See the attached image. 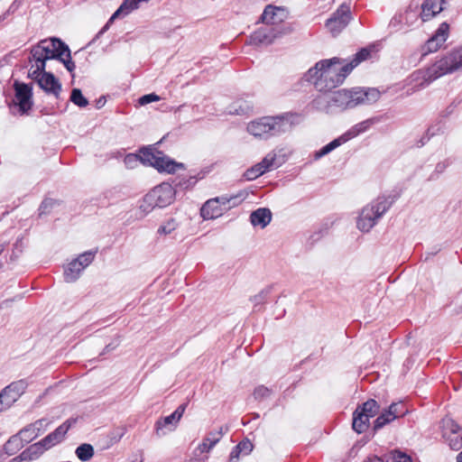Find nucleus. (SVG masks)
I'll list each match as a JSON object with an SVG mask.
<instances>
[{
    "label": "nucleus",
    "instance_id": "obj_1",
    "mask_svg": "<svg viewBox=\"0 0 462 462\" xmlns=\"http://www.w3.org/2000/svg\"><path fill=\"white\" fill-rule=\"evenodd\" d=\"M300 114L288 112L275 116H263L247 125V131L255 137L269 139L292 130L300 122Z\"/></svg>",
    "mask_w": 462,
    "mask_h": 462
},
{
    "label": "nucleus",
    "instance_id": "obj_2",
    "mask_svg": "<svg viewBox=\"0 0 462 462\" xmlns=\"http://www.w3.org/2000/svg\"><path fill=\"white\" fill-rule=\"evenodd\" d=\"M379 97L380 92L376 88L340 89L332 94L328 105L329 108L334 107L339 111H344L359 105L374 103Z\"/></svg>",
    "mask_w": 462,
    "mask_h": 462
},
{
    "label": "nucleus",
    "instance_id": "obj_3",
    "mask_svg": "<svg viewBox=\"0 0 462 462\" xmlns=\"http://www.w3.org/2000/svg\"><path fill=\"white\" fill-rule=\"evenodd\" d=\"M339 63L340 59L337 57L317 62L305 74L306 80L314 83L320 90L328 91L335 88L341 84L337 83L340 74L336 64Z\"/></svg>",
    "mask_w": 462,
    "mask_h": 462
},
{
    "label": "nucleus",
    "instance_id": "obj_4",
    "mask_svg": "<svg viewBox=\"0 0 462 462\" xmlns=\"http://www.w3.org/2000/svg\"><path fill=\"white\" fill-rule=\"evenodd\" d=\"M462 69V46L452 50L423 71L421 87H427L439 78Z\"/></svg>",
    "mask_w": 462,
    "mask_h": 462
},
{
    "label": "nucleus",
    "instance_id": "obj_5",
    "mask_svg": "<svg viewBox=\"0 0 462 462\" xmlns=\"http://www.w3.org/2000/svg\"><path fill=\"white\" fill-rule=\"evenodd\" d=\"M67 50L68 45L59 38L44 39L32 46L28 60L31 65L43 69L47 60L60 59Z\"/></svg>",
    "mask_w": 462,
    "mask_h": 462
},
{
    "label": "nucleus",
    "instance_id": "obj_6",
    "mask_svg": "<svg viewBox=\"0 0 462 462\" xmlns=\"http://www.w3.org/2000/svg\"><path fill=\"white\" fill-rule=\"evenodd\" d=\"M399 197V192L387 197H378L375 200L364 207L356 220V226L359 231H370Z\"/></svg>",
    "mask_w": 462,
    "mask_h": 462
},
{
    "label": "nucleus",
    "instance_id": "obj_7",
    "mask_svg": "<svg viewBox=\"0 0 462 462\" xmlns=\"http://www.w3.org/2000/svg\"><path fill=\"white\" fill-rule=\"evenodd\" d=\"M176 190L170 183L163 182L151 191H149L143 199L140 204V209L147 214L154 208H165L171 205L175 199Z\"/></svg>",
    "mask_w": 462,
    "mask_h": 462
},
{
    "label": "nucleus",
    "instance_id": "obj_8",
    "mask_svg": "<svg viewBox=\"0 0 462 462\" xmlns=\"http://www.w3.org/2000/svg\"><path fill=\"white\" fill-rule=\"evenodd\" d=\"M14 98L9 104V108L12 114L19 116H27L32 109V84L15 81Z\"/></svg>",
    "mask_w": 462,
    "mask_h": 462
},
{
    "label": "nucleus",
    "instance_id": "obj_9",
    "mask_svg": "<svg viewBox=\"0 0 462 462\" xmlns=\"http://www.w3.org/2000/svg\"><path fill=\"white\" fill-rule=\"evenodd\" d=\"M28 77L35 81L47 95H52L57 99L60 98L62 86L59 79L52 72L46 71V69H41V67L31 65Z\"/></svg>",
    "mask_w": 462,
    "mask_h": 462
},
{
    "label": "nucleus",
    "instance_id": "obj_10",
    "mask_svg": "<svg viewBox=\"0 0 462 462\" xmlns=\"http://www.w3.org/2000/svg\"><path fill=\"white\" fill-rule=\"evenodd\" d=\"M98 248H93L80 254L77 258L73 259L64 269L63 276L67 282H76L81 273L94 261Z\"/></svg>",
    "mask_w": 462,
    "mask_h": 462
},
{
    "label": "nucleus",
    "instance_id": "obj_11",
    "mask_svg": "<svg viewBox=\"0 0 462 462\" xmlns=\"http://www.w3.org/2000/svg\"><path fill=\"white\" fill-rule=\"evenodd\" d=\"M442 438L451 449L459 450L462 448V429L451 418L446 417L441 421Z\"/></svg>",
    "mask_w": 462,
    "mask_h": 462
},
{
    "label": "nucleus",
    "instance_id": "obj_12",
    "mask_svg": "<svg viewBox=\"0 0 462 462\" xmlns=\"http://www.w3.org/2000/svg\"><path fill=\"white\" fill-rule=\"evenodd\" d=\"M351 20L350 6L346 4H342L326 21L325 25L333 35H337L347 26Z\"/></svg>",
    "mask_w": 462,
    "mask_h": 462
},
{
    "label": "nucleus",
    "instance_id": "obj_13",
    "mask_svg": "<svg viewBox=\"0 0 462 462\" xmlns=\"http://www.w3.org/2000/svg\"><path fill=\"white\" fill-rule=\"evenodd\" d=\"M188 403H182L169 416L161 418L155 422V433L158 437L164 436L167 432L175 430L183 413L186 411Z\"/></svg>",
    "mask_w": 462,
    "mask_h": 462
},
{
    "label": "nucleus",
    "instance_id": "obj_14",
    "mask_svg": "<svg viewBox=\"0 0 462 462\" xmlns=\"http://www.w3.org/2000/svg\"><path fill=\"white\" fill-rule=\"evenodd\" d=\"M449 24L443 22L439 24L435 33L421 46L422 57L437 51L448 37Z\"/></svg>",
    "mask_w": 462,
    "mask_h": 462
},
{
    "label": "nucleus",
    "instance_id": "obj_15",
    "mask_svg": "<svg viewBox=\"0 0 462 462\" xmlns=\"http://www.w3.org/2000/svg\"><path fill=\"white\" fill-rule=\"evenodd\" d=\"M27 383L23 380L13 382L2 390V411L10 408L24 393Z\"/></svg>",
    "mask_w": 462,
    "mask_h": 462
},
{
    "label": "nucleus",
    "instance_id": "obj_16",
    "mask_svg": "<svg viewBox=\"0 0 462 462\" xmlns=\"http://www.w3.org/2000/svg\"><path fill=\"white\" fill-rule=\"evenodd\" d=\"M77 421L78 418H69L66 420L62 424H60L55 430L42 439L48 449L61 443L65 439V437L69 429L75 425Z\"/></svg>",
    "mask_w": 462,
    "mask_h": 462
},
{
    "label": "nucleus",
    "instance_id": "obj_17",
    "mask_svg": "<svg viewBox=\"0 0 462 462\" xmlns=\"http://www.w3.org/2000/svg\"><path fill=\"white\" fill-rule=\"evenodd\" d=\"M51 421L47 418H42L30 423L19 430L26 443H30L38 436L43 433L49 427Z\"/></svg>",
    "mask_w": 462,
    "mask_h": 462
},
{
    "label": "nucleus",
    "instance_id": "obj_18",
    "mask_svg": "<svg viewBox=\"0 0 462 462\" xmlns=\"http://www.w3.org/2000/svg\"><path fill=\"white\" fill-rule=\"evenodd\" d=\"M371 55V52L366 48H362L358 51L353 60L338 69L339 77L337 79V83H343L347 75L355 69L361 61L365 60Z\"/></svg>",
    "mask_w": 462,
    "mask_h": 462
},
{
    "label": "nucleus",
    "instance_id": "obj_19",
    "mask_svg": "<svg viewBox=\"0 0 462 462\" xmlns=\"http://www.w3.org/2000/svg\"><path fill=\"white\" fill-rule=\"evenodd\" d=\"M158 153L160 154V156L157 159V161H155L153 168H155L159 172H167L169 174H173L178 170L185 169L184 163L176 162L175 160L165 155L162 152H158Z\"/></svg>",
    "mask_w": 462,
    "mask_h": 462
},
{
    "label": "nucleus",
    "instance_id": "obj_20",
    "mask_svg": "<svg viewBox=\"0 0 462 462\" xmlns=\"http://www.w3.org/2000/svg\"><path fill=\"white\" fill-rule=\"evenodd\" d=\"M227 431L228 426H222L218 430L209 431L204 438L202 443L199 445V451L201 453L209 452Z\"/></svg>",
    "mask_w": 462,
    "mask_h": 462
},
{
    "label": "nucleus",
    "instance_id": "obj_21",
    "mask_svg": "<svg viewBox=\"0 0 462 462\" xmlns=\"http://www.w3.org/2000/svg\"><path fill=\"white\" fill-rule=\"evenodd\" d=\"M445 0H425L421 5L420 17L427 22L439 14L443 9Z\"/></svg>",
    "mask_w": 462,
    "mask_h": 462
},
{
    "label": "nucleus",
    "instance_id": "obj_22",
    "mask_svg": "<svg viewBox=\"0 0 462 462\" xmlns=\"http://www.w3.org/2000/svg\"><path fill=\"white\" fill-rule=\"evenodd\" d=\"M150 0H124L123 3L120 5V6L117 8V10L112 14L108 23L106 24V26L103 28V30L100 32V33L108 27L109 23H112L115 19H116L120 16H125V15L129 14L134 10L139 8L140 4L147 3Z\"/></svg>",
    "mask_w": 462,
    "mask_h": 462
},
{
    "label": "nucleus",
    "instance_id": "obj_23",
    "mask_svg": "<svg viewBox=\"0 0 462 462\" xmlns=\"http://www.w3.org/2000/svg\"><path fill=\"white\" fill-rule=\"evenodd\" d=\"M225 208H221L218 199L207 200L200 208V215L204 219H214L222 216Z\"/></svg>",
    "mask_w": 462,
    "mask_h": 462
},
{
    "label": "nucleus",
    "instance_id": "obj_24",
    "mask_svg": "<svg viewBox=\"0 0 462 462\" xmlns=\"http://www.w3.org/2000/svg\"><path fill=\"white\" fill-rule=\"evenodd\" d=\"M275 34L273 29L260 28L250 35L249 42L253 45H269L273 42Z\"/></svg>",
    "mask_w": 462,
    "mask_h": 462
},
{
    "label": "nucleus",
    "instance_id": "obj_25",
    "mask_svg": "<svg viewBox=\"0 0 462 462\" xmlns=\"http://www.w3.org/2000/svg\"><path fill=\"white\" fill-rule=\"evenodd\" d=\"M272 220V212L267 208H260L250 215V221L254 226L263 229Z\"/></svg>",
    "mask_w": 462,
    "mask_h": 462
},
{
    "label": "nucleus",
    "instance_id": "obj_26",
    "mask_svg": "<svg viewBox=\"0 0 462 462\" xmlns=\"http://www.w3.org/2000/svg\"><path fill=\"white\" fill-rule=\"evenodd\" d=\"M46 450H49L43 441H40L30 445L26 448L22 455L25 461H32L38 459Z\"/></svg>",
    "mask_w": 462,
    "mask_h": 462
},
{
    "label": "nucleus",
    "instance_id": "obj_27",
    "mask_svg": "<svg viewBox=\"0 0 462 462\" xmlns=\"http://www.w3.org/2000/svg\"><path fill=\"white\" fill-rule=\"evenodd\" d=\"M206 172L201 171L198 175H193L189 177H177L172 181L173 188L176 190V189H189L193 188L199 180H201L205 177Z\"/></svg>",
    "mask_w": 462,
    "mask_h": 462
},
{
    "label": "nucleus",
    "instance_id": "obj_28",
    "mask_svg": "<svg viewBox=\"0 0 462 462\" xmlns=\"http://www.w3.org/2000/svg\"><path fill=\"white\" fill-rule=\"evenodd\" d=\"M25 443L23 436L18 431L5 443L3 449L7 455L11 456L18 452Z\"/></svg>",
    "mask_w": 462,
    "mask_h": 462
},
{
    "label": "nucleus",
    "instance_id": "obj_29",
    "mask_svg": "<svg viewBox=\"0 0 462 462\" xmlns=\"http://www.w3.org/2000/svg\"><path fill=\"white\" fill-rule=\"evenodd\" d=\"M369 418L366 414H364L357 408L353 413V423L352 428L357 433L365 432L369 427Z\"/></svg>",
    "mask_w": 462,
    "mask_h": 462
},
{
    "label": "nucleus",
    "instance_id": "obj_30",
    "mask_svg": "<svg viewBox=\"0 0 462 462\" xmlns=\"http://www.w3.org/2000/svg\"><path fill=\"white\" fill-rule=\"evenodd\" d=\"M158 152L160 151L157 149H153L151 146L140 148L138 154L140 162H142L144 165L153 167V164H155V161H157V159L160 156Z\"/></svg>",
    "mask_w": 462,
    "mask_h": 462
},
{
    "label": "nucleus",
    "instance_id": "obj_31",
    "mask_svg": "<svg viewBox=\"0 0 462 462\" xmlns=\"http://www.w3.org/2000/svg\"><path fill=\"white\" fill-rule=\"evenodd\" d=\"M357 409L364 414H366L369 418L374 417L380 411V405L374 399H369L362 405H359Z\"/></svg>",
    "mask_w": 462,
    "mask_h": 462
},
{
    "label": "nucleus",
    "instance_id": "obj_32",
    "mask_svg": "<svg viewBox=\"0 0 462 462\" xmlns=\"http://www.w3.org/2000/svg\"><path fill=\"white\" fill-rule=\"evenodd\" d=\"M75 453L79 460L86 462L93 457L95 452L92 445L84 443L76 448Z\"/></svg>",
    "mask_w": 462,
    "mask_h": 462
},
{
    "label": "nucleus",
    "instance_id": "obj_33",
    "mask_svg": "<svg viewBox=\"0 0 462 462\" xmlns=\"http://www.w3.org/2000/svg\"><path fill=\"white\" fill-rule=\"evenodd\" d=\"M374 124L373 119H367L365 120L359 124H356L355 126H353L347 133L348 136L351 138L367 131L371 125Z\"/></svg>",
    "mask_w": 462,
    "mask_h": 462
},
{
    "label": "nucleus",
    "instance_id": "obj_34",
    "mask_svg": "<svg viewBox=\"0 0 462 462\" xmlns=\"http://www.w3.org/2000/svg\"><path fill=\"white\" fill-rule=\"evenodd\" d=\"M272 288L266 287L263 289L258 294L253 296L250 300L254 303V310H259L260 306H262L267 300L269 294L271 293Z\"/></svg>",
    "mask_w": 462,
    "mask_h": 462
},
{
    "label": "nucleus",
    "instance_id": "obj_35",
    "mask_svg": "<svg viewBox=\"0 0 462 462\" xmlns=\"http://www.w3.org/2000/svg\"><path fill=\"white\" fill-rule=\"evenodd\" d=\"M69 101L79 107H86L88 105V100L83 96L79 88L71 90Z\"/></svg>",
    "mask_w": 462,
    "mask_h": 462
},
{
    "label": "nucleus",
    "instance_id": "obj_36",
    "mask_svg": "<svg viewBox=\"0 0 462 462\" xmlns=\"http://www.w3.org/2000/svg\"><path fill=\"white\" fill-rule=\"evenodd\" d=\"M386 411L387 412H391V417H393V420L399 417L404 416L408 411L404 403L402 402L392 403Z\"/></svg>",
    "mask_w": 462,
    "mask_h": 462
},
{
    "label": "nucleus",
    "instance_id": "obj_37",
    "mask_svg": "<svg viewBox=\"0 0 462 462\" xmlns=\"http://www.w3.org/2000/svg\"><path fill=\"white\" fill-rule=\"evenodd\" d=\"M277 10L278 8L273 5H267L260 17L262 23L266 24L274 23V16L276 14Z\"/></svg>",
    "mask_w": 462,
    "mask_h": 462
},
{
    "label": "nucleus",
    "instance_id": "obj_38",
    "mask_svg": "<svg viewBox=\"0 0 462 462\" xmlns=\"http://www.w3.org/2000/svg\"><path fill=\"white\" fill-rule=\"evenodd\" d=\"M259 163L248 168L243 174V178L246 180H254L258 177L264 174V170L262 169Z\"/></svg>",
    "mask_w": 462,
    "mask_h": 462
},
{
    "label": "nucleus",
    "instance_id": "obj_39",
    "mask_svg": "<svg viewBox=\"0 0 462 462\" xmlns=\"http://www.w3.org/2000/svg\"><path fill=\"white\" fill-rule=\"evenodd\" d=\"M391 412H387L386 410H384L374 420V430H378L382 429L386 424L390 423L393 420V417H391Z\"/></svg>",
    "mask_w": 462,
    "mask_h": 462
},
{
    "label": "nucleus",
    "instance_id": "obj_40",
    "mask_svg": "<svg viewBox=\"0 0 462 462\" xmlns=\"http://www.w3.org/2000/svg\"><path fill=\"white\" fill-rule=\"evenodd\" d=\"M383 462H412V460L410 456L399 450H393L385 457Z\"/></svg>",
    "mask_w": 462,
    "mask_h": 462
},
{
    "label": "nucleus",
    "instance_id": "obj_41",
    "mask_svg": "<svg viewBox=\"0 0 462 462\" xmlns=\"http://www.w3.org/2000/svg\"><path fill=\"white\" fill-rule=\"evenodd\" d=\"M57 60L60 61L66 69L71 73L72 77H74V70L76 69L75 62L71 59V52L69 48L68 47V50L64 52V56L60 57V59H58Z\"/></svg>",
    "mask_w": 462,
    "mask_h": 462
},
{
    "label": "nucleus",
    "instance_id": "obj_42",
    "mask_svg": "<svg viewBox=\"0 0 462 462\" xmlns=\"http://www.w3.org/2000/svg\"><path fill=\"white\" fill-rule=\"evenodd\" d=\"M60 203L52 199H45L39 207V216L48 215L53 208L59 206Z\"/></svg>",
    "mask_w": 462,
    "mask_h": 462
},
{
    "label": "nucleus",
    "instance_id": "obj_43",
    "mask_svg": "<svg viewBox=\"0 0 462 462\" xmlns=\"http://www.w3.org/2000/svg\"><path fill=\"white\" fill-rule=\"evenodd\" d=\"M24 248L23 237H18L13 245L12 254H10V261L14 262L23 253Z\"/></svg>",
    "mask_w": 462,
    "mask_h": 462
},
{
    "label": "nucleus",
    "instance_id": "obj_44",
    "mask_svg": "<svg viewBox=\"0 0 462 462\" xmlns=\"http://www.w3.org/2000/svg\"><path fill=\"white\" fill-rule=\"evenodd\" d=\"M272 393H273L272 389H270L264 385H258L254 390L253 395L255 400L262 401L263 399L270 397Z\"/></svg>",
    "mask_w": 462,
    "mask_h": 462
},
{
    "label": "nucleus",
    "instance_id": "obj_45",
    "mask_svg": "<svg viewBox=\"0 0 462 462\" xmlns=\"http://www.w3.org/2000/svg\"><path fill=\"white\" fill-rule=\"evenodd\" d=\"M391 32H397L402 29V14H395L389 23Z\"/></svg>",
    "mask_w": 462,
    "mask_h": 462
},
{
    "label": "nucleus",
    "instance_id": "obj_46",
    "mask_svg": "<svg viewBox=\"0 0 462 462\" xmlns=\"http://www.w3.org/2000/svg\"><path fill=\"white\" fill-rule=\"evenodd\" d=\"M276 155L274 153H268L260 162L262 169L264 170V173L268 171L274 164Z\"/></svg>",
    "mask_w": 462,
    "mask_h": 462
},
{
    "label": "nucleus",
    "instance_id": "obj_47",
    "mask_svg": "<svg viewBox=\"0 0 462 462\" xmlns=\"http://www.w3.org/2000/svg\"><path fill=\"white\" fill-rule=\"evenodd\" d=\"M276 155L274 153H268L260 162L262 169L264 170V173L268 171L274 164Z\"/></svg>",
    "mask_w": 462,
    "mask_h": 462
},
{
    "label": "nucleus",
    "instance_id": "obj_48",
    "mask_svg": "<svg viewBox=\"0 0 462 462\" xmlns=\"http://www.w3.org/2000/svg\"><path fill=\"white\" fill-rule=\"evenodd\" d=\"M448 167V163L440 162L437 163L434 171L430 175L429 180H434L439 178V175L445 171Z\"/></svg>",
    "mask_w": 462,
    "mask_h": 462
},
{
    "label": "nucleus",
    "instance_id": "obj_49",
    "mask_svg": "<svg viewBox=\"0 0 462 462\" xmlns=\"http://www.w3.org/2000/svg\"><path fill=\"white\" fill-rule=\"evenodd\" d=\"M253 447L250 440L244 439L236 445V449H240L244 455H248L253 450Z\"/></svg>",
    "mask_w": 462,
    "mask_h": 462
},
{
    "label": "nucleus",
    "instance_id": "obj_50",
    "mask_svg": "<svg viewBox=\"0 0 462 462\" xmlns=\"http://www.w3.org/2000/svg\"><path fill=\"white\" fill-rule=\"evenodd\" d=\"M124 162L127 168H134L138 162H140L138 154H127L125 157Z\"/></svg>",
    "mask_w": 462,
    "mask_h": 462
},
{
    "label": "nucleus",
    "instance_id": "obj_51",
    "mask_svg": "<svg viewBox=\"0 0 462 462\" xmlns=\"http://www.w3.org/2000/svg\"><path fill=\"white\" fill-rule=\"evenodd\" d=\"M160 100V97L154 93L143 95L139 98V103L142 106L150 104L152 102H155Z\"/></svg>",
    "mask_w": 462,
    "mask_h": 462
},
{
    "label": "nucleus",
    "instance_id": "obj_52",
    "mask_svg": "<svg viewBox=\"0 0 462 462\" xmlns=\"http://www.w3.org/2000/svg\"><path fill=\"white\" fill-rule=\"evenodd\" d=\"M178 225L173 217H170L167 222L162 225L157 231H174Z\"/></svg>",
    "mask_w": 462,
    "mask_h": 462
},
{
    "label": "nucleus",
    "instance_id": "obj_53",
    "mask_svg": "<svg viewBox=\"0 0 462 462\" xmlns=\"http://www.w3.org/2000/svg\"><path fill=\"white\" fill-rule=\"evenodd\" d=\"M332 151H333V148H332L330 143H328V144L324 145L320 150H319L315 152L314 158H315V160H319L321 157L328 154Z\"/></svg>",
    "mask_w": 462,
    "mask_h": 462
},
{
    "label": "nucleus",
    "instance_id": "obj_54",
    "mask_svg": "<svg viewBox=\"0 0 462 462\" xmlns=\"http://www.w3.org/2000/svg\"><path fill=\"white\" fill-rule=\"evenodd\" d=\"M348 140H350V137L348 136L347 133H346L343 135H341V136L334 139L333 141H331L330 144H331L333 150H335L336 148H337L341 144L345 143Z\"/></svg>",
    "mask_w": 462,
    "mask_h": 462
},
{
    "label": "nucleus",
    "instance_id": "obj_55",
    "mask_svg": "<svg viewBox=\"0 0 462 462\" xmlns=\"http://www.w3.org/2000/svg\"><path fill=\"white\" fill-rule=\"evenodd\" d=\"M459 103H460V100H457V99L453 100L451 102V104L449 106H448L447 108L442 112V116L447 117V116H450L451 114H453V112L457 107Z\"/></svg>",
    "mask_w": 462,
    "mask_h": 462
},
{
    "label": "nucleus",
    "instance_id": "obj_56",
    "mask_svg": "<svg viewBox=\"0 0 462 462\" xmlns=\"http://www.w3.org/2000/svg\"><path fill=\"white\" fill-rule=\"evenodd\" d=\"M241 453L240 449H236V446L234 447L230 453L229 462H236Z\"/></svg>",
    "mask_w": 462,
    "mask_h": 462
},
{
    "label": "nucleus",
    "instance_id": "obj_57",
    "mask_svg": "<svg viewBox=\"0 0 462 462\" xmlns=\"http://www.w3.org/2000/svg\"><path fill=\"white\" fill-rule=\"evenodd\" d=\"M216 199H218L220 207L225 208V211L229 208L228 204L230 202V199L226 197H217Z\"/></svg>",
    "mask_w": 462,
    "mask_h": 462
},
{
    "label": "nucleus",
    "instance_id": "obj_58",
    "mask_svg": "<svg viewBox=\"0 0 462 462\" xmlns=\"http://www.w3.org/2000/svg\"><path fill=\"white\" fill-rule=\"evenodd\" d=\"M434 134H435V133L431 132V128L430 127L427 131L426 135L421 137V139L420 140V144L419 146H423L430 140V137Z\"/></svg>",
    "mask_w": 462,
    "mask_h": 462
},
{
    "label": "nucleus",
    "instance_id": "obj_59",
    "mask_svg": "<svg viewBox=\"0 0 462 462\" xmlns=\"http://www.w3.org/2000/svg\"><path fill=\"white\" fill-rule=\"evenodd\" d=\"M25 459L23 458L22 453L14 458H12L9 462H24Z\"/></svg>",
    "mask_w": 462,
    "mask_h": 462
},
{
    "label": "nucleus",
    "instance_id": "obj_60",
    "mask_svg": "<svg viewBox=\"0 0 462 462\" xmlns=\"http://www.w3.org/2000/svg\"><path fill=\"white\" fill-rule=\"evenodd\" d=\"M106 103L105 97H101L97 100V107L100 108L102 107Z\"/></svg>",
    "mask_w": 462,
    "mask_h": 462
},
{
    "label": "nucleus",
    "instance_id": "obj_61",
    "mask_svg": "<svg viewBox=\"0 0 462 462\" xmlns=\"http://www.w3.org/2000/svg\"><path fill=\"white\" fill-rule=\"evenodd\" d=\"M367 462H383V459L378 457L368 458Z\"/></svg>",
    "mask_w": 462,
    "mask_h": 462
},
{
    "label": "nucleus",
    "instance_id": "obj_62",
    "mask_svg": "<svg viewBox=\"0 0 462 462\" xmlns=\"http://www.w3.org/2000/svg\"><path fill=\"white\" fill-rule=\"evenodd\" d=\"M23 0H14L13 2V7L19 8L21 5L23 4Z\"/></svg>",
    "mask_w": 462,
    "mask_h": 462
},
{
    "label": "nucleus",
    "instance_id": "obj_63",
    "mask_svg": "<svg viewBox=\"0 0 462 462\" xmlns=\"http://www.w3.org/2000/svg\"><path fill=\"white\" fill-rule=\"evenodd\" d=\"M115 348H116V346H112L111 344H108V345L105 347V351H106V352H108V351L114 350Z\"/></svg>",
    "mask_w": 462,
    "mask_h": 462
},
{
    "label": "nucleus",
    "instance_id": "obj_64",
    "mask_svg": "<svg viewBox=\"0 0 462 462\" xmlns=\"http://www.w3.org/2000/svg\"><path fill=\"white\" fill-rule=\"evenodd\" d=\"M457 462H462V451L457 454Z\"/></svg>",
    "mask_w": 462,
    "mask_h": 462
}]
</instances>
